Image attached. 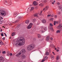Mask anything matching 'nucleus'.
I'll return each instance as SVG.
<instances>
[{"instance_id": "obj_1", "label": "nucleus", "mask_w": 62, "mask_h": 62, "mask_svg": "<svg viewBox=\"0 0 62 62\" xmlns=\"http://www.w3.org/2000/svg\"><path fill=\"white\" fill-rule=\"evenodd\" d=\"M17 42L16 45L17 47H20L22 45H24L25 43V39L24 38L22 37H19L17 39Z\"/></svg>"}, {"instance_id": "obj_2", "label": "nucleus", "mask_w": 62, "mask_h": 62, "mask_svg": "<svg viewBox=\"0 0 62 62\" xmlns=\"http://www.w3.org/2000/svg\"><path fill=\"white\" fill-rule=\"evenodd\" d=\"M35 44H31L29 45L27 47V50L28 51H31L32 49L35 48Z\"/></svg>"}, {"instance_id": "obj_3", "label": "nucleus", "mask_w": 62, "mask_h": 62, "mask_svg": "<svg viewBox=\"0 0 62 62\" xmlns=\"http://www.w3.org/2000/svg\"><path fill=\"white\" fill-rule=\"evenodd\" d=\"M49 24L50 25L48 27V29L50 30H51L52 31H54V30L53 29V27H52L53 26V24L52 23H50Z\"/></svg>"}, {"instance_id": "obj_4", "label": "nucleus", "mask_w": 62, "mask_h": 62, "mask_svg": "<svg viewBox=\"0 0 62 62\" xmlns=\"http://www.w3.org/2000/svg\"><path fill=\"white\" fill-rule=\"evenodd\" d=\"M1 13L2 16L3 17H4V16H6V12L4 10H2L1 12Z\"/></svg>"}, {"instance_id": "obj_5", "label": "nucleus", "mask_w": 62, "mask_h": 62, "mask_svg": "<svg viewBox=\"0 0 62 62\" xmlns=\"http://www.w3.org/2000/svg\"><path fill=\"white\" fill-rule=\"evenodd\" d=\"M33 25V23H30L29 25H28V26L27 27L28 29H30L32 27V26Z\"/></svg>"}, {"instance_id": "obj_6", "label": "nucleus", "mask_w": 62, "mask_h": 62, "mask_svg": "<svg viewBox=\"0 0 62 62\" xmlns=\"http://www.w3.org/2000/svg\"><path fill=\"white\" fill-rule=\"evenodd\" d=\"M21 53L20 52H19L18 54H17L16 55V56L17 57H21Z\"/></svg>"}, {"instance_id": "obj_7", "label": "nucleus", "mask_w": 62, "mask_h": 62, "mask_svg": "<svg viewBox=\"0 0 62 62\" xmlns=\"http://www.w3.org/2000/svg\"><path fill=\"white\" fill-rule=\"evenodd\" d=\"M48 8H49V7L48 6H46L45 8H44L43 9V11H44L45 12Z\"/></svg>"}, {"instance_id": "obj_8", "label": "nucleus", "mask_w": 62, "mask_h": 62, "mask_svg": "<svg viewBox=\"0 0 62 62\" xmlns=\"http://www.w3.org/2000/svg\"><path fill=\"white\" fill-rule=\"evenodd\" d=\"M20 52L22 54V53H25V49H22V50Z\"/></svg>"}, {"instance_id": "obj_9", "label": "nucleus", "mask_w": 62, "mask_h": 62, "mask_svg": "<svg viewBox=\"0 0 62 62\" xmlns=\"http://www.w3.org/2000/svg\"><path fill=\"white\" fill-rule=\"evenodd\" d=\"M4 58L3 57L1 56L0 57V61H2V62H4Z\"/></svg>"}, {"instance_id": "obj_10", "label": "nucleus", "mask_w": 62, "mask_h": 62, "mask_svg": "<svg viewBox=\"0 0 62 62\" xmlns=\"http://www.w3.org/2000/svg\"><path fill=\"white\" fill-rule=\"evenodd\" d=\"M5 4H6V5H11V2H10L9 3V4H8V2H7V1H5Z\"/></svg>"}, {"instance_id": "obj_11", "label": "nucleus", "mask_w": 62, "mask_h": 62, "mask_svg": "<svg viewBox=\"0 0 62 62\" xmlns=\"http://www.w3.org/2000/svg\"><path fill=\"white\" fill-rule=\"evenodd\" d=\"M37 4H38L37 2V1H34L33 2V5H34V6H36L37 5Z\"/></svg>"}, {"instance_id": "obj_12", "label": "nucleus", "mask_w": 62, "mask_h": 62, "mask_svg": "<svg viewBox=\"0 0 62 62\" xmlns=\"http://www.w3.org/2000/svg\"><path fill=\"white\" fill-rule=\"evenodd\" d=\"M42 22L43 23H46V21L45 19H43L42 21Z\"/></svg>"}, {"instance_id": "obj_13", "label": "nucleus", "mask_w": 62, "mask_h": 62, "mask_svg": "<svg viewBox=\"0 0 62 62\" xmlns=\"http://www.w3.org/2000/svg\"><path fill=\"white\" fill-rule=\"evenodd\" d=\"M25 22L26 23H27V24L28 23H29V20H26L25 21Z\"/></svg>"}, {"instance_id": "obj_14", "label": "nucleus", "mask_w": 62, "mask_h": 62, "mask_svg": "<svg viewBox=\"0 0 62 62\" xmlns=\"http://www.w3.org/2000/svg\"><path fill=\"white\" fill-rule=\"evenodd\" d=\"M45 31H43V30H41L40 31V33H44V32H45Z\"/></svg>"}, {"instance_id": "obj_15", "label": "nucleus", "mask_w": 62, "mask_h": 62, "mask_svg": "<svg viewBox=\"0 0 62 62\" xmlns=\"http://www.w3.org/2000/svg\"><path fill=\"white\" fill-rule=\"evenodd\" d=\"M31 9L30 10V11H32L34 9V7H32L31 8Z\"/></svg>"}, {"instance_id": "obj_16", "label": "nucleus", "mask_w": 62, "mask_h": 62, "mask_svg": "<svg viewBox=\"0 0 62 62\" xmlns=\"http://www.w3.org/2000/svg\"><path fill=\"white\" fill-rule=\"evenodd\" d=\"M22 16H19L18 17H17V18L18 19V20H20V19H21V18H22Z\"/></svg>"}, {"instance_id": "obj_17", "label": "nucleus", "mask_w": 62, "mask_h": 62, "mask_svg": "<svg viewBox=\"0 0 62 62\" xmlns=\"http://www.w3.org/2000/svg\"><path fill=\"white\" fill-rule=\"evenodd\" d=\"M38 14H34V16L35 17H38Z\"/></svg>"}, {"instance_id": "obj_18", "label": "nucleus", "mask_w": 62, "mask_h": 62, "mask_svg": "<svg viewBox=\"0 0 62 62\" xmlns=\"http://www.w3.org/2000/svg\"><path fill=\"white\" fill-rule=\"evenodd\" d=\"M49 39L50 37H49V36H47L46 38V39L47 40H49Z\"/></svg>"}, {"instance_id": "obj_19", "label": "nucleus", "mask_w": 62, "mask_h": 62, "mask_svg": "<svg viewBox=\"0 0 62 62\" xmlns=\"http://www.w3.org/2000/svg\"><path fill=\"white\" fill-rule=\"evenodd\" d=\"M18 22V21H15V22H11L10 23H9V24H10V23H17Z\"/></svg>"}, {"instance_id": "obj_20", "label": "nucleus", "mask_w": 62, "mask_h": 62, "mask_svg": "<svg viewBox=\"0 0 62 62\" xmlns=\"http://www.w3.org/2000/svg\"><path fill=\"white\" fill-rule=\"evenodd\" d=\"M22 57L23 58H25L26 57L25 55L24 54L22 55Z\"/></svg>"}, {"instance_id": "obj_21", "label": "nucleus", "mask_w": 62, "mask_h": 62, "mask_svg": "<svg viewBox=\"0 0 62 62\" xmlns=\"http://www.w3.org/2000/svg\"><path fill=\"white\" fill-rule=\"evenodd\" d=\"M31 9V7L29 8H28V10L27 11L28 12L29 11H30Z\"/></svg>"}, {"instance_id": "obj_22", "label": "nucleus", "mask_w": 62, "mask_h": 62, "mask_svg": "<svg viewBox=\"0 0 62 62\" xmlns=\"http://www.w3.org/2000/svg\"><path fill=\"white\" fill-rule=\"evenodd\" d=\"M46 51H47V52H51V51H50V49H48V48H46Z\"/></svg>"}, {"instance_id": "obj_23", "label": "nucleus", "mask_w": 62, "mask_h": 62, "mask_svg": "<svg viewBox=\"0 0 62 62\" xmlns=\"http://www.w3.org/2000/svg\"><path fill=\"white\" fill-rule=\"evenodd\" d=\"M49 54V53L48 52H47L46 53V55H48Z\"/></svg>"}, {"instance_id": "obj_24", "label": "nucleus", "mask_w": 62, "mask_h": 62, "mask_svg": "<svg viewBox=\"0 0 62 62\" xmlns=\"http://www.w3.org/2000/svg\"><path fill=\"white\" fill-rule=\"evenodd\" d=\"M58 28L59 29V28H61V27H62V25H61L60 24V25L58 26Z\"/></svg>"}, {"instance_id": "obj_25", "label": "nucleus", "mask_w": 62, "mask_h": 62, "mask_svg": "<svg viewBox=\"0 0 62 62\" xmlns=\"http://www.w3.org/2000/svg\"><path fill=\"white\" fill-rule=\"evenodd\" d=\"M51 59L53 60L54 58V56L53 55H51Z\"/></svg>"}, {"instance_id": "obj_26", "label": "nucleus", "mask_w": 62, "mask_h": 62, "mask_svg": "<svg viewBox=\"0 0 62 62\" xmlns=\"http://www.w3.org/2000/svg\"><path fill=\"white\" fill-rule=\"evenodd\" d=\"M47 28L46 27H45L44 29V31H46L47 30Z\"/></svg>"}, {"instance_id": "obj_27", "label": "nucleus", "mask_w": 62, "mask_h": 62, "mask_svg": "<svg viewBox=\"0 0 62 62\" xmlns=\"http://www.w3.org/2000/svg\"><path fill=\"white\" fill-rule=\"evenodd\" d=\"M37 37L39 38H40V37H41V35H40V34H38L37 35Z\"/></svg>"}, {"instance_id": "obj_28", "label": "nucleus", "mask_w": 62, "mask_h": 62, "mask_svg": "<svg viewBox=\"0 0 62 62\" xmlns=\"http://www.w3.org/2000/svg\"><path fill=\"white\" fill-rule=\"evenodd\" d=\"M56 32L57 33H59L60 32V31L59 30H58L56 31Z\"/></svg>"}, {"instance_id": "obj_29", "label": "nucleus", "mask_w": 62, "mask_h": 62, "mask_svg": "<svg viewBox=\"0 0 62 62\" xmlns=\"http://www.w3.org/2000/svg\"><path fill=\"white\" fill-rule=\"evenodd\" d=\"M12 36H15V33L14 32L12 34Z\"/></svg>"}, {"instance_id": "obj_30", "label": "nucleus", "mask_w": 62, "mask_h": 62, "mask_svg": "<svg viewBox=\"0 0 62 62\" xmlns=\"http://www.w3.org/2000/svg\"><path fill=\"white\" fill-rule=\"evenodd\" d=\"M32 21L33 22H35V21H36V19H32Z\"/></svg>"}, {"instance_id": "obj_31", "label": "nucleus", "mask_w": 62, "mask_h": 62, "mask_svg": "<svg viewBox=\"0 0 62 62\" xmlns=\"http://www.w3.org/2000/svg\"><path fill=\"white\" fill-rule=\"evenodd\" d=\"M44 59L45 60H46V59H48V57L47 56H45V57Z\"/></svg>"}, {"instance_id": "obj_32", "label": "nucleus", "mask_w": 62, "mask_h": 62, "mask_svg": "<svg viewBox=\"0 0 62 62\" xmlns=\"http://www.w3.org/2000/svg\"><path fill=\"white\" fill-rule=\"evenodd\" d=\"M50 20L52 21H53L54 20V19H53V18H50Z\"/></svg>"}, {"instance_id": "obj_33", "label": "nucleus", "mask_w": 62, "mask_h": 62, "mask_svg": "<svg viewBox=\"0 0 62 62\" xmlns=\"http://www.w3.org/2000/svg\"><path fill=\"white\" fill-rule=\"evenodd\" d=\"M3 18L1 16H0V21L1 20H3Z\"/></svg>"}, {"instance_id": "obj_34", "label": "nucleus", "mask_w": 62, "mask_h": 62, "mask_svg": "<svg viewBox=\"0 0 62 62\" xmlns=\"http://www.w3.org/2000/svg\"><path fill=\"white\" fill-rule=\"evenodd\" d=\"M0 45H3V43L2 41L0 42Z\"/></svg>"}, {"instance_id": "obj_35", "label": "nucleus", "mask_w": 62, "mask_h": 62, "mask_svg": "<svg viewBox=\"0 0 62 62\" xmlns=\"http://www.w3.org/2000/svg\"><path fill=\"white\" fill-rule=\"evenodd\" d=\"M60 12H62V8H60Z\"/></svg>"}, {"instance_id": "obj_36", "label": "nucleus", "mask_w": 62, "mask_h": 62, "mask_svg": "<svg viewBox=\"0 0 62 62\" xmlns=\"http://www.w3.org/2000/svg\"><path fill=\"white\" fill-rule=\"evenodd\" d=\"M17 14H18V13L17 12H16L14 14V15H15V16H16V15H17Z\"/></svg>"}, {"instance_id": "obj_37", "label": "nucleus", "mask_w": 62, "mask_h": 62, "mask_svg": "<svg viewBox=\"0 0 62 62\" xmlns=\"http://www.w3.org/2000/svg\"><path fill=\"white\" fill-rule=\"evenodd\" d=\"M56 59L57 60H59V57L58 56H57L56 57Z\"/></svg>"}, {"instance_id": "obj_38", "label": "nucleus", "mask_w": 62, "mask_h": 62, "mask_svg": "<svg viewBox=\"0 0 62 62\" xmlns=\"http://www.w3.org/2000/svg\"><path fill=\"white\" fill-rule=\"evenodd\" d=\"M3 21H0V24H2V23H3Z\"/></svg>"}, {"instance_id": "obj_39", "label": "nucleus", "mask_w": 62, "mask_h": 62, "mask_svg": "<svg viewBox=\"0 0 62 62\" xmlns=\"http://www.w3.org/2000/svg\"><path fill=\"white\" fill-rule=\"evenodd\" d=\"M40 23L39 22H38L37 24V25H39V24Z\"/></svg>"}, {"instance_id": "obj_40", "label": "nucleus", "mask_w": 62, "mask_h": 62, "mask_svg": "<svg viewBox=\"0 0 62 62\" xmlns=\"http://www.w3.org/2000/svg\"><path fill=\"white\" fill-rule=\"evenodd\" d=\"M51 16V15H48L47 16V17H50Z\"/></svg>"}, {"instance_id": "obj_41", "label": "nucleus", "mask_w": 62, "mask_h": 62, "mask_svg": "<svg viewBox=\"0 0 62 62\" xmlns=\"http://www.w3.org/2000/svg\"><path fill=\"white\" fill-rule=\"evenodd\" d=\"M2 54H5V53H6V51H4L2 52Z\"/></svg>"}, {"instance_id": "obj_42", "label": "nucleus", "mask_w": 62, "mask_h": 62, "mask_svg": "<svg viewBox=\"0 0 62 62\" xmlns=\"http://www.w3.org/2000/svg\"><path fill=\"white\" fill-rule=\"evenodd\" d=\"M61 14V13L60 12H58V15H60V14Z\"/></svg>"}, {"instance_id": "obj_43", "label": "nucleus", "mask_w": 62, "mask_h": 62, "mask_svg": "<svg viewBox=\"0 0 62 62\" xmlns=\"http://www.w3.org/2000/svg\"><path fill=\"white\" fill-rule=\"evenodd\" d=\"M57 15H55L54 16V18H57Z\"/></svg>"}, {"instance_id": "obj_44", "label": "nucleus", "mask_w": 62, "mask_h": 62, "mask_svg": "<svg viewBox=\"0 0 62 62\" xmlns=\"http://www.w3.org/2000/svg\"><path fill=\"white\" fill-rule=\"evenodd\" d=\"M19 26H17V27L16 28V29H17V30H18V28H19Z\"/></svg>"}, {"instance_id": "obj_45", "label": "nucleus", "mask_w": 62, "mask_h": 62, "mask_svg": "<svg viewBox=\"0 0 62 62\" xmlns=\"http://www.w3.org/2000/svg\"><path fill=\"white\" fill-rule=\"evenodd\" d=\"M1 36H2V37H3L4 36V34L3 33H2L1 34Z\"/></svg>"}, {"instance_id": "obj_46", "label": "nucleus", "mask_w": 62, "mask_h": 62, "mask_svg": "<svg viewBox=\"0 0 62 62\" xmlns=\"http://www.w3.org/2000/svg\"><path fill=\"white\" fill-rule=\"evenodd\" d=\"M44 61H45V60H44V59H43L42 60V62H44Z\"/></svg>"}, {"instance_id": "obj_47", "label": "nucleus", "mask_w": 62, "mask_h": 62, "mask_svg": "<svg viewBox=\"0 0 62 62\" xmlns=\"http://www.w3.org/2000/svg\"><path fill=\"white\" fill-rule=\"evenodd\" d=\"M40 6H43V4H39Z\"/></svg>"}, {"instance_id": "obj_48", "label": "nucleus", "mask_w": 62, "mask_h": 62, "mask_svg": "<svg viewBox=\"0 0 62 62\" xmlns=\"http://www.w3.org/2000/svg\"><path fill=\"white\" fill-rule=\"evenodd\" d=\"M54 16V15L53 14H52V15H51V17H53Z\"/></svg>"}, {"instance_id": "obj_49", "label": "nucleus", "mask_w": 62, "mask_h": 62, "mask_svg": "<svg viewBox=\"0 0 62 62\" xmlns=\"http://www.w3.org/2000/svg\"><path fill=\"white\" fill-rule=\"evenodd\" d=\"M52 4H53V5H54V2H52Z\"/></svg>"}, {"instance_id": "obj_50", "label": "nucleus", "mask_w": 62, "mask_h": 62, "mask_svg": "<svg viewBox=\"0 0 62 62\" xmlns=\"http://www.w3.org/2000/svg\"><path fill=\"white\" fill-rule=\"evenodd\" d=\"M4 35H5V36H6V37H7V35L6 34V33H4Z\"/></svg>"}, {"instance_id": "obj_51", "label": "nucleus", "mask_w": 62, "mask_h": 62, "mask_svg": "<svg viewBox=\"0 0 62 62\" xmlns=\"http://www.w3.org/2000/svg\"><path fill=\"white\" fill-rule=\"evenodd\" d=\"M57 5H60V3L59 2H57Z\"/></svg>"}, {"instance_id": "obj_52", "label": "nucleus", "mask_w": 62, "mask_h": 62, "mask_svg": "<svg viewBox=\"0 0 62 62\" xmlns=\"http://www.w3.org/2000/svg\"><path fill=\"white\" fill-rule=\"evenodd\" d=\"M12 54L11 53L10 54V56H12Z\"/></svg>"}, {"instance_id": "obj_53", "label": "nucleus", "mask_w": 62, "mask_h": 62, "mask_svg": "<svg viewBox=\"0 0 62 62\" xmlns=\"http://www.w3.org/2000/svg\"><path fill=\"white\" fill-rule=\"evenodd\" d=\"M5 38H2V39L3 40H5Z\"/></svg>"}, {"instance_id": "obj_54", "label": "nucleus", "mask_w": 62, "mask_h": 62, "mask_svg": "<svg viewBox=\"0 0 62 62\" xmlns=\"http://www.w3.org/2000/svg\"><path fill=\"white\" fill-rule=\"evenodd\" d=\"M50 39L51 40H53V38H50Z\"/></svg>"}, {"instance_id": "obj_55", "label": "nucleus", "mask_w": 62, "mask_h": 62, "mask_svg": "<svg viewBox=\"0 0 62 62\" xmlns=\"http://www.w3.org/2000/svg\"><path fill=\"white\" fill-rule=\"evenodd\" d=\"M55 22H56V23H57V24L58 23V22H57L55 21Z\"/></svg>"}, {"instance_id": "obj_56", "label": "nucleus", "mask_w": 62, "mask_h": 62, "mask_svg": "<svg viewBox=\"0 0 62 62\" xmlns=\"http://www.w3.org/2000/svg\"><path fill=\"white\" fill-rule=\"evenodd\" d=\"M58 51H59V50L58 49H57L56 50V51L57 52H58Z\"/></svg>"}, {"instance_id": "obj_57", "label": "nucleus", "mask_w": 62, "mask_h": 62, "mask_svg": "<svg viewBox=\"0 0 62 62\" xmlns=\"http://www.w3.org/2000/svg\"><path fill=\"white\" fill-rule=\"evenodd\" d=\"M56 22L55 21H54V25H55V24H56V23H55Z\"/></svg>"}, {"instance_id": "obj_58", "label": "nucleus", "mask_w": 62, "mask_h": 62, "mask_svg": "<svg viewBox=\"0 0 62 62\" xmlns=\"http://www.w3.org/2000/svg\"><path fill=\"white\" fill-rule=\"evenodd\" d=\"M52 44H51L50 45V47H51V46H52Z\"/></svg>"}, {"instance_id": "obj_59", "label": "nucleus", "mask_w": 62, "mask_h": 62, "mask_svg": "<svg viewBox=\"0 0 62 62\" xmlns=\"http://www.w3.org/2000/svg\"><path fill=\"white\" fill-rule=\"evenodd\" d=\"M52 53H53V54H54V52H53Z\"/></svg>"}, {"instance_id": "obj_60", "label": "nucleus", "mask_w": 62, "mask_h": 62, "mask_svg": "<svg viewBox=\"0 0 62 62\" xmlns=\"http://www.w3.org/2000/svg\"><path fill=\"white\" fill-rule=\"evenodd\" d=\"M0 31H1V32H2V29H1Z\"/></svg>"}, {"instance_id": "obj_61", "label": "nucleus", "mask_w": 62, "mask_h": 62, "mask_svg": "<svg viewBox=\"0 0 62 62\" xmlns=\"http://www.w3.org/2000/svg\"><path fill=\"white\" fill-rule=\"evenodd\" d=\"M42 11H41L40 14H41V13H42Z\"/></svg>"}, {"instance_id": "obj_62", "label": "nucleus", "mask_w": 62, "mask_h": 62, "mask_svg": "<svg viewBox=\"0 0 62 62\" xmlns=\"http://www.w3.org/2000/svg\"><path fill=\"white\" fill-rule=\"evenodd\" d=\"M55 50H56V48L55 47Z\"/></svg>"}, {"instance_id": "obj_63", "label": "nucleus", "mask_w": 62, "mask_h": 62, "mask_svg": "<svg viewBox=\"0 0 62 62\" xmlns=\"http://www.w3.org/2000/svg\"><path fill=\"white\" fill-rule=\"evenodd\" d=\"M2 27H3V28H5V27L4 26H2Z\"/></svg>"}, {"instance_id": "obj_64", "label": "nucleus", "mask_w": 62, "mask_h": 62, "mask_svg": "<svg viewBox=\"0 0 62 62\" xmlns=\"http://www.w3.org/2000/svg\"><path fill=\"white\" fill-rule=\"evenodd\" d=\"M33 40H34V41H36V40H35V39H33Z\"/></svg>"}]
</instances>
